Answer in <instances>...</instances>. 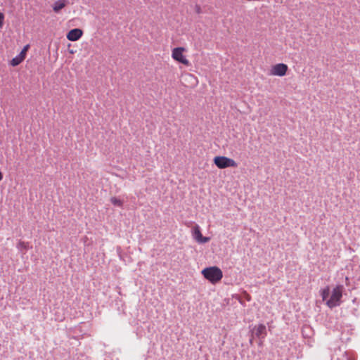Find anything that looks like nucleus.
Wrapping results in <instances>:
<instances>
[{"instance_id":"f257e3e1","label":"nucleus","mask_w":360,"mask_h":360,"mask_svg":"<svg viewBox=\"0 0 360 360\" xmlns=\"http://www.w3.org/2000/svg\"><path fill=\"white\" fill-rule=\"evenodd\" d=\"M202 274L210 283L214 284L221 281L223 277L221 270L217 266H210L204 269Z\"/></svg>"},{"instance_id":"f03ea898","label":"nucleus","mask_w":360,"mask_h":360,"mask_svg":"<svg viewBox=\"0 0 360 360\" xmlns=\"http://www.w3.org/2000/svg\"><path fill=\"white\" fill-rule=\"evenodd\" d=\"M342 288V285H338L333 289L330 298L326 301V304L328 307L332 309L341 304Z\"/></svg>"},{"instance_id":"7ed1b4c3","label":"nucleus","mask_w":360,"mask_h":360,"mask_svg":"<svg viewBox=\"0 0 360 360\" xmlns=\"http://www.w3.org/2000/svg\"><path fill=\"white\" fill-rule=\"evenodd\" d=\"M214 163L219 169L236 167L238 166L234 160L225 156H216L214 158Z\"/></svg>"},{"instance_id":"20e7f679","label":"nucleus","mask_w":360,"mask_h":360,"mask_svg":"<svg viewBox=\"0 0 360 360\" xmlns=\"http://www.w3.org/2000/svg\"><path fill=\"white\" fill-rule=\"evenodd\" d=\"M184 51V48H183V47L174 48L172 50V56L175 60H176L182 64L188 65V60L183 55Z\"/></svg>"},{"instance_id":"39448f33","label":"nucleus","mask_w":360,"mask_h":360,"mask_svg":"<svg viewBox=\"0 0 360 360\" xmlns=\"http://www.w3.org/2000/svg\"><path fill=\"white\" fill-rule=\"evenodd\" d=\"M288 67L284 63H278L274 65L271 70V75L283 77L286 75Z\"/></svg>"},{"instance_id":"423d86ee","label":"nucleus","mask_w":360,"mask_h":360,"mask_svg":"<svg viewBox=\"0 0 360 360\" xmlns=\"http://www.w3.org/2000/svg\"><path fill=\"white\" fill-rule=\"evenodd\" d=\"M192 236L193 238L199 243H206L210 240L209 237H204L200 231V228L198 224H195L193 228Z\"/></svg>"},{"instance_id":"0eeeda50","label":"nucleus","mask_w":360,"mask_h":360,"mask_svg":"<svg viewBox=\"0 0 360 360\" xmlns=\"http://www.w3.org/2000/svg\"><path fill=\"white\" fill-rule=\"evenodd\" d=\"M29 48H30L29 44H27L26 46H25L24 48L22 49V50L20 51V53L11 60L10 64L13 67H15V66L18 65L19 64H20L25 59V56H26V52L27 51Z\"/></svg>"},{"instance_id":"6e6552de","label":"nucleus","mask_w":360,"mask_h":360,"mask_svg":"<svg viewBox=\"0 0 360 360\" xmlns=\"http://www.w3.org/2000/svg\"><path fill=\"white\" fill-rule=\"evenodd\" d=\"M253 335L257 338L262 340L266 335V328L264 324H259L257 326H255L252 329Z\"/></svg>"},{"instance_id":"1a4fd4ad","label":"nucleus","mask_w":360,"mask_h":360,"mask_svg":"<svg viewBox=\"0 0 360 360\" xmlns=\"http://www.w3.org/2000/svg\"><path fill=\"white\" fill-rule=\"evenodd\" d=\"M82 30L79 28H74L67 34V39L71 41L79 40L82 36Z\"/></svg>"},{"instance_id":"9d476101","label":"nucleus","mask_w":360,"mask_h":360,"mask_svg":"<svg viewBox=\"0 0 360 360\" xmlns=\"http://www.w3.org/2000/svg\"><path fill=\"white\" fill-rule=\"evenodd\" d=\"M67 5L66 0H58L54 2L53 5V10L55 13H59L61 9H63Z\"/></svg>"},{"instance_id":"9b49d317","label":"nucleus","mask_w":360,"mask_h":360,"mask_svg":"<svg viewBox=\"0 0 360 360\" xmlns=\"http://www.w3.org/2000/svg\"><path fill=\"white\" fill-rule=\"evenodd\" d=\"M110 202L114 206L119 207H122L123 206V201L116 197L111 198Z\"/></svg>"},{"instance_id":"f8f14e48","label":"nucleus","mask_w":360,"mask_h":360,"mask_svg":"<svg viewBox=\"0 0 360 360\" xmlns=\"http://www.w3.org/2000/svg\"><path fill=\"white\" fill-rule=\"evenodd\" d=\"M329 295H330L329 288H327L324 289L321 293L323 300H326L327 299V297L329 296Z\"/></svg>"},{"instance_id":"ddd939ff","label":"nucleus","mask_w":360,"mask_h":360,"mask_svg":"<svg viewBox=\"0 0 360 360\" xmlns=\"http://www.w3.org/2000/svg\"><path fill=\"white\" fill-rule=\"evenodd\" d=\"M4 21V14L0 12V29L2 28Z\"/></svg>"},{"instance_id":"4468645a","label":"nucleus","mask_w":360,"mask_h":360,"mask_svg":"<svg viewBox=\"0 0 360 360\" xmlns=\"http://www.w3.org/2000/svg\"><path fill=\"white\" fill-rule=\"evenodd\" d=\"M18 248H27V244L25 242L20 241L17 245Z\"/></svg>"},{"instance_id":"2eb2a0df","label":"nucleus","mask_w":360,"mask_h":360,"mask_svg":"<svg viewBox=\"0 0 360 360\" xmlns=\"http://www.w3.org/2000/svg\"><path fill=\"white\" fill-rule=\"evenodd\" d=\"M3 179V174L1 173V172L0 171V181L2 180Z\"/></svg>"}]
</instances>
